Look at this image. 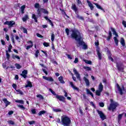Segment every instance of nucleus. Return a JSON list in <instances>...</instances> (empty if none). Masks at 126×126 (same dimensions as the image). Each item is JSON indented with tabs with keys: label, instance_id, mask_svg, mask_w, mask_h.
<instances>
[{
	"label": "nucleus",
	"instance_id": "nucleus-1",
	"mask_svg": "<svg viewBox=\"0 0 126 126\" xmlns=\"http://www.w3.org/2000/svg\"><path fill=\"white\" fill-rule=\"evenodd\" d=\"M71 37L73 38L76 41H78L79 47L80 46H83V49L84 50H86L87 49V45L84 43V42L82 41H80L81 40V34L78 31L76 30H74L72 31V34H71Z\"/></svg>",
	"mask_w": 126,
	"mask_h": 126
},
{
	"label": "nucleus",
	"instance_id": "nucleus-2",
	"mask_svg": "<svg viewBox=\"0 0 126 126\" xmlns=\"http://www.w3.org/2000/svg\"><path fill=\"white\" fill-rule=\"evenodd\" d=\"M61 123L63 126H68L71 124V120L67 116L63 115L61 117Z\"/></svg>",
	"mask_w": 126,
	"mask_h": 126
},
{
	"label": "nucleus",
	"instance_id": "nucleus-3",
	"mask_svg": "<svg viewBox=\"0 0 126 126\" xmlns=\"http://www.w3.org/2000/svg\"><path fill=\"white\" fill-rule=\"evenodd\" d=\"M110 102L111 104H110L109 106H108V109L109 110V111L114 112L119 104L117 102H113V99H110Z\"/></svg>",
	"mask_w": 126,
	"mask_h": 126
},
{
	"label": "nucleus",
	"instance_id": "nucleus-4",
	"mask_svg": "<svg viewBox=\"0 0 126 126\" xmlns=\"http://www.w3.org/2000/svg\"><path fill=\"white\" fill-rule=\"evenodd\" d=\"M15 24V22L13 21H6L5 23H4V25H8V28H11V27H13V25Z\"/></svg>",
	"mask_w": 126,
	"mask_h": 126
},
{
	"label": "nucleus",
	"instance_id": "nucleus-5",
	"mask_svg": "<svg viewBox=\"0 0 126 126\" xmlns=\"http://www.w3.org/2000/svg\"><path fill=\"white\" fill-rule=\"evenodd\" d=\"M97 113L98 115H99L100 118L102 121L106 120V116L102 111L97 110Z\"/></svg>",
	"mask_w": 126,
	"mask_h": 126
},
{
	"label": "nucleus",
	"instance_id": "nucleus-6",
	"mask_svg": "<svg viewBox=\"0 0 126 126\" xmlns=\"http://www.w3.org/2000/svg\"><path fill=\"white\" fill-rule=\"evenodd\" d=\"M73 71L74 74H75L77 79H79V80H80V75L79 74V73H78V72L77 71L76 69H75V68H73Z\"/></svg>",
	"mask_w": 126,
	"mask_h": 126
},
{
	"label": "nucleus",
	"instance_id": "nucleus-7",
	"mask_svg": "<svg viewBox=\"0 0 126 126\" xmlns=\"http://www.w3.org/2000/svg\"><path fill=\"white\" fill-rule=\"evenodd\" d=\"M116 86H117V89L118 90V91L120 93V94L121 95H123V90H125V88L123 87V89H122L121 88V87H120V85H119V84H118L116 85Z\"/></svg>",
	"mask_w": 126,
	"mask_h": 126
},
{
	"label": "nucleus",
	"instance_id": "nucleus-8",
	"mask_svg": "<svg viewBox=\"0 0 126 126\" xmlns=\"http://www.w3.org/2000/svg\"><path fill=\"white\" fill-rule=\"evenodd\" d=\"M42 78H43V79H45V80H47L48 81H50L51 82L54 81V79H53V78L51 77H46L43 76L42 77Z\"/></svg>",
	"mask_w": 126,
	"mask_h": 126
},
{
	"label": "nucleus",
	"instance_id": "nucleus-9",
	"mask_svg": "<svg viewBox=\"0 0 126 126\" xmlns=\"http://www.w3.org/2000/svg\"><path fill=\"white\" fill-rule=\"evenodd\" d=\"M69 84L71 85V87L74 90H76V91H79V89L78 88L76 87L75 86H74V84H73V83L72 82H69Z\"/></svg>",
	"mask_w": 126,
	"mask_h": 126
},
{
	"label": "nucleus",
	"instance_id": "nucleus-10",
	"mask_svg": "<svg viewBox=\"0 0 126 126\" xmlns=\"http://www.w3.org/2000/svg\"><path fill=\"white\" fill-rule=\"evenodd\" d=\"M56 98H57V99H58L59 100H60V101H62V102H64V97L63 96H60V95H56Z\"/></svg>",
	"mask_w": 126,
	"mask_h": 126
},
{
	"label": "nucleus",
	"instance_id": "nucleus-11",
	"mask_svg": "<svg viewBox=\"0 0 126 126\" xmlns=\"http://www.w3.org/2000/svg\"><path fill=\"white\" fill-rule=\"evenodd\" d=\"M27 43L29 44L30 45L27 46L26 49L27 50H29V49H31V48H32L33 47V42L30 40Z\"/></svg>",
	"mask_w": 126,
	"mask_h": 126
},
{
	"label": "nucleus",
	"instance_id": "nucleus-12",
	"mask_svg": "<svg viewBox=\"0 0 126 126\" xmlns=\"http://www.w3.org/2000/svg\"><path fill=\"white\" fill-rule=\"evenodd\" d=\"M87 2L89 6V7H90V9H91V10H93V9H94V6H93V4L92 3H91V2H90L89 0H87Z\"/></svg>",
	"mask_w": 126,
	"mask_h": 126
},
{
	"label": "nucleus",
	"instance_id": "nucleus-13",
	"mask_svg": "<svg viewBox=\"0 0 126 126\" xmlns=\"http://www.w3.org/2000/svg\"><path fill=\"white\" fill-rule=\"evenodd\" d=\"M21 75L24 77V78H26L27 77V70H24Z\"/></svg>",
	"mask_w": 126,
	"mask_h": 126
},
{
	"label": "nucleus",
	"instance_id": "nucleus-14",
	"mask_svg": "<svg viewBox=\"0 0 126 126\" xmlns=\"http://www.w3.org/2000/svg\"><path fill=\"white\" fill-rule=\"evenodd\" d=\"M84 80L86 84V86H89L90 85V82H89V80L86 78V77H84Z\"/></svg>",
	"mask_w": 126,
	"mask_h": 126
},
{
	"label": "nucleus",
	"instance_id": "nucleus-15",
	"mask_svg": "<svg viewBox=\"0 0 126 126\" xmlns=\"http://www.w3.org/2000/svg\"><path fill=\"white\" fill-rule=\"evenodd\" d=\"M72 9L74 10L76 14H77V7H76V5L75 4H72Z\"/></svg>",
	"mask_w": 126,
	"mask_h": 126
},
{
	"label": "nucleus",
	"instance_id": "nucleus-16",
	"mask_svg": "<svg viewBox=\"0 0 126 126\" xmlns=\"http://www.w3.org/2000/svg\"><path fill=\"white\" fill-rule=\"evenodd\" d=\"M59 81L61 83H62L63 84H64L65 82L64 81H63V76H60L58 78Z\"/></svg>",
	"mask_w": 126,
	"mask_h": 126
},
{
	"label": "nucleus",
	"instance_id": "nucleus-17",
	"mask_svg": "<svg viewBox=\"0 0 126 126\" xmlns=\"http://www.w3.org/2000/svg\"><path fill=\"white\" fill-rule=\"evenodd\" d=\"M104 88V87L103 86V85L102 84V83H100L99 85L98 86V90H99L100 91H103V89Z\"/></svg>",
	"mask_w": 126,
	"mask_h": 126
},
{
	"label": "nucleus",
	"instance_id": "nucleus-18",
	"mask_svg": "<svg viewBox=\"0 0 126 126\" xmlns=\"http://www.w3.org/2000/svg\"><path fill=\"white\" fill-rule=\"evenodd\" d=\"M3 101L4 102V103L5 104L6 107H7L8 105L10 104V102L9 101H7V99H6V98L3 99Z\"/></svg>",
	"mask_w": 126,
	"mask_h": 126
},
{
	"label": "nucleus",
	"instance_id": "nucleus-19",
	"mask_svg": "<svg viewBox=\"0 0 126 126\" xmlns=\"http://www.w3.org/2000/svg\"><path fill=\"white\" fill-rule=\"evenodd\" d=\"M45 19L47 20V21H48L49 22V24L51 25V26H54V24H53V22H52V21L50 20V19L48 18V17H44Z\"/></svg>",
	"mask_w": 126,
	"mask_h": 126
},
{
	"label": "nucleus",
	"instance_id": "nucleus-20",
	"mask_svg": "<svg viewBox=\"0 0 126 126\" xmlns=\"http://www.w3.org/2000/svg\"><path fill=\"white\" fill-rule=\"evenodd\" d=\"M28 19H29V17L28 16V15H25L24 17L22 18V20L24 21V22H25Z\"/></svg>",
	"mask_w": 126,
	"mask_h": 126
},
{
	"label": "nucleus",
	"instance_id": "nucleus-21",
	"mask_svg": "<svg viewBox=\"0 0 126 126\" xmlns=\"http://www.w3.org/2000/svg\"><path fill=\"white\" fill-rule=\"evenodd\" d=\"M96 52H97V55L98 56V58L99 60H102V55H101L100 51H99V50H97Z\"/></svg>",
	"mask_w": 126,
	"mask_h": 126
},
{
	"label": "nucleus",
	"instance_id": "nucleus-22",
	"mask_svg": "<svg viewBox=\"0 0 126 126\" xmlns=\"http://www.w3.org/2000/svg\"><path fill=\"white\" fill-rule=\"evenodd\" d=\"M94 4L95 5L97 8H98V9H101V10H103L104 11V9H103V8H102V7L100 6V5L98 4V3H94Z\"/></svg>",
	"mask_w": 126,
	"mask_h": 126
},
{
	"label": "nucleus",
	"instance_id": "nucleus-23",
	"mask_svg": "<svg viewBox=\"0 0 126 126\" xmlns=\"http://www.w3.org/2000/svg\"><path fill=\"white\" fill-rule=\"evenodd\" d=\"M86 92L87 94H90V95H91L93 98H94V95H93V94L91 93V91H90L89 89H86Z\"/></svg>",
	"mask_w": 126,
	"mask_h": 126
},
{
	"label": "nucleus",
	"instance_id": "nucleus-24",
	"mask_svg": "<svg viewBox=\"0 0 126 126\" xmlns=\"http://www.w3.org/2000/svg\"><path fill=\"white\" fill-rule=\"evenodd\" d=\"M111 31L113 32V35H115L116 37H118V33H117V32L114 28H111Z\"/></svg>",
	"mask_w": 126,
	"mask_h": 126
},
{
	"label": "nucleus",
	"instance_id": "nucleus-25",
	"mask_svg": "<svg viewBox=\"0 0 126 126\" xmlns=\"http://www.w3.org/2000/svg\"><path fill=\"white\" fill-rule=\"evenodd\" d=\"M12 58L14 60H15V59H17V60H20V57H19V56H18L17 55H15L14 54L12 55Z\"/></svg>",
	"mask_w": 126,
	"mask_h": 126
},
{
	"label": "nucleus",
	"instance_id": "nucleus-26",
	"mask_svg": "<svg viewBox=\"0 0 126 126\" xmlns=\"http://www.w3.org/2000/svg\"><path fill=\"white\" fill-rule=\"evenodd\" d=\"M121 44L123 46V47H125L126 46V43H125V39H124V38H121Z\"/></svg>",
	"mask_w": 126,
	"mask_h": 126
},
{
	"label": "nucleus",
	"instance_id": "nucleus-27",
	"mask_svg": "<svg viewBox=\"0 0 126 126\" xmlns=\"http://www.w3.org/2000/svg\"><path fill=\"white\" fill-rule=\"evenodd\" d=\"M101 92H102V91L97 90L95 91V94H96V95H97V96H100Z\"/></svg>",
	"mask_w": 126,
	"mask_h": 126
},
{
	"label": "nucleus",
	"instance_id": "nucleus-28",
	"mask_svg": "<svg viewBox=\"0 0 126 126\" xmlns=\"http://www.w3.org/2000/svg\"><path fill=\"white\" fill-rule=\"evenodd\" d=\"M108 36L107 38V40L108 41H109V40L111 39V38H112V32L111 31H110L108 33Z\"/></svg>",
	"mask_w": 126,
	"mask_h": 126
},
{
	"label": "nucleus",
	"instance_id": "nucleus-29",
	"mask_svg": "<svg viewBox=\"0 0 126 126\" xmlns=\"http://www.w3.org/2000/svg\"><path fill=\"white\" fill-rule=\"evenodd\" d=\"M114 42L116 43V46H118L119 45V40H118V38L117 37H114Z\"/></svg>",
	"mask_w": 126,
	"mask_h": 126
},
{
	"label": "nucleus",
	"instance_id": "nucleus-30",
	"mask_svg": "<svg viewBox=\"0 0 126 126\" xmlns=\"http://www.w3.org/2000/svg\"><path fill=\"white\" fill-rule=\"evenodd\" d=\"M26 88H27L28 87H32V83L31 82H28V84L25 86Z\"/></svg>",
	"mask_w": 126,
	"mask_h": 126
},
{
	"label": "nucleus",
	"instance_id": "nucleus-31",
	"mask_svg": "<svg viewBox=\"0 0 126 126\" xmlns=\"http://www.w3.org/2000/svg\"><path fill=\"white\" fill-rule=\"evenodd\" d=\"M15 102H16V103H19L20 104H22L23 105L24 104V101L22 100H16Z\"/></svg>",
	"mask_w": 126,
	"mask_h": 126
},
{
	"label": "nucleus",
	"instance_id": "nucleus-32",
	"mask_svg": "<svg viewBox=\"0 0 126 126\" xmlns=\"http://www.w3.org/2000/svg\"><path fill=\"white\" fill-rule=\"evenodd\" d=\"M33 19H34L35 22H37V18L36 17V15L33 14L32 17Z\"/></svg>",
	"mask_w": 126,
	"mask_h": 126
},
{
	"label": "nucleus",
	"instance_id": "nucleus-33",
	"mask_svg": "<svg viewBox=\"0 0 126 126\" xmlns=\"http://www.w3.org/2000/svg\"><path fill=\"white\" fill-rule=\"evenodd\" d=\"M37 98H39L40 100H44V97L41 94H38L36 95Z\"/></svg>",
	"mask_w": 126,
	"mask_h": 126
},
{
	"label": "nucleus",
	"instance_id": "nucleus-34",
	"mask_svg": "<svg viewBox=\"0 0 126 126\" xmlns=\"http://www.w3.org/2000/svg\"><path fill=\"white\" fill-rule=\"evenodd\" d=\"M44 114H46V111H41L38 113V116H42V115H44Z\"/></svg>",
	"mask_w": 126,
	"mask_h": 126
},
{
	"label": "nucleus",
	"instance_id": "nucleus-35",
	"mask_svg": "<svg viewBox=\"0 0 126 126\" xmlns=\"http://www.w3.org/2000/svg\"><path fill=\"white\" fill-rule=\"evenodd\" d=\"M83 61L86 63H87V64H91V63H92V62H91V61L87 60H84Z\"/></svg>",
	"mask_w": 126,
	"mask_h": 126
},
{
	"label": "nucleus",
	"instance_id": "nucleus-36",
	"mask_svg": "<svg viewBox=\"0 0 126 126\" xmlns=\"http://www.w3.org/2000/svg\"><path fill=\"white\" fill-rule=\"evenodd\" d=\"M53 112H55V113H58V112H62V110L61 109H55L53 108Z\"/></svg>",
	"mask_w": 126,
	"mask_h": 126
},
{
	"label": "nucleus",
	"instance_id": "nucleus-37",
	"mask_svg": "<svg viewBox=\"0 0 126 126\" xmlns=\"http://www.w3.org/2000/svg\"><path fill=\"white\" fill-rule=\"evenodd\" d=\"M15 66H16V68H17V69H20V68H21L22 67L21 65L18 63H16L15 64Z\"/></svg>",
	"mask_w": 126,
	"mask_h": 126
},
{
	"label": "nucleus",
	"instance_id": "nucleus-38",
	"mask_svg": "<svg viewBox=\"0 0 126 126\" xmlns=\"http://www.w3.org/2000/svg\"><path fill=\"white\" fill-rule=\"evenodd\" d=\"M25 9V5H23L21 6V12H22V13L23 14L24 13V10Z\"/></svg>",
	"mask_w": 126,
	"mask_h": 126
},
{
	"label": "nucleus",
	"instance_id": "nucleus-39",
	"mask_svg": "<svg viewBox=\"0 0 126 126\" xmlns=\"http://www.w3.org/2000/svg\"><path fill=\"white\" fill-rule=\"evenodd\" d=\"M6 58H7V60H9V59L10 58V55L9 54L8 51L7 50L6 51Z\"/></svg>",
	"mask_w": 126,
	"mask_h": 126
},
{
	"label": "nucleus",
	"instance_id": "nucleus-40",
	"mask_svg": "<svg viewBox=\"0 0 126 126\" xmlns=\"http://www.w3.org/2000/svg\"><path fill=\"white\" fill-rule=\"evenodd\" d=\"M51 41L52 42H54V41H55V34H54V33H52L51 34Z\"/></svg>",
	"mask_w": 126,
	"mask_h": 126
},
{
	"label": "nucleus",
	"instance_id": "nucleus-41",
	"mask_svg": "<svg viewBox=\"0 0 126 126\" xmlns=\"http://www.w3.org/2000/svg\"><path fill=\"white\" fill-rule=\"evenodd\" d=\"M16 92H18V94H20V95H23V92H22V91L20 90H16Z\"/></svg>",
	"mask_w": 126,
	"mask_h": 126
},
{
	"label": "nucleus",
	"instance_id": "nucleus-42",
	"mask_svg": "<svg viewBox=\"0 0 126 126\" xmlns=\"http://www.w3.org/2000/svg\"><path fill=\"white\" fill-rule=\"evenodd\" d=\"M83 68L84 69H85L87 71H89V70H91V68L90 67H88V66H84Z\"/></svg>",
	"mask_w": 126,
	"mask_h": 126
},
{
	"label": "nucleus",
	"instance_id": "nucleus-43",
	"mask_svg": "<svg viewBox=\"0 0 126 126\" xmlns=\"http://www.w3.org/2000/svg\"><path fill=\"white\" fill-rule=\"evenodd\" d=\"M18 108H20L21 110H23V111H24L25 110V107L23 105H18Z\"/></svg>",
	"mask_w": 126,
	"mask_h": 126
},
{
	"label": "nucleus",
	"instance_id": "nucleus-44",
	"mask_svg": "<svg viewBox=\"0 0 126 126\" xmlns=\"http://www.w3.org/2000/svg\"><path fill=\"white\" fill-rule=\"evenodd\" d=\"M123 116H124V113L119 114L118 115V121H120V120H122V118H123Z\"/></svg>",
	"mask_w": 126,
	"mask_h": 126
},
{
	"label": "nucleus",
	"instance_id": "nucleus-45",
	"mask_svg": "<svg viewBox=\"0 0 126 126\" xmlns=\"http://www.w3.org/2000/svg\"><path fill=\"white\" fill-rule=\"evenodd\" d=\"M49 91H50V92H51V93L55 95V96H57L58 95L56 93H55V92L54 91H53V90H52V89H49Z\"/></svg>",
	"mask_w": 126,
	"mask_h": 126
},
{
	"label": "nucleus",
	"instance_id": "nucleus-46",
	"mask_svg": "<svg viewBox=\"0 0 126 126\" xmlns=\"http://www.w3.org/2000/svg\"><path fill=\"white\" fill-rule=\"evenodd\" d=\"M12 49V45L11 44H10L8 47V52L9 53H11V49Z\"/></svg>",
	"mask_w": 126,
	"mask_h": 126
},
{
	"label": "nucleus",
	"instance_id": "nucleus-47",
	"mask_svg": "<svg viewBox=\"0 0 126 126\" xmlns=\"http://www.w3.org/2000/svg\"><path fill=\"white\" fill-rule=\"evenodd\" d=\"M108 56L109 60L111 61V62H114V59H113V58H112V57H111V54H109Z\"/></svg>",
	"mask_w": 126,
	"mask_h": 126
},
{
	"label": "nucleus",
	"instance_id": "nucleus-48",
	"mask_svg": "<svg viewBox=\"0 0 126 126\" xmlns=\"http://www.w3.org/2000/svg\"><path fill=\"white\" fill-rule=\"evenodd\" d=\"M108 56L109 60L111 61V62H114V59H113V58H112V57H111V54H109Z\"/></svg>",
	"mask_w": 126,
	"mask_h": 126
},
{
	"label": "nucleus",
	"instance_id": "nucleus-49",
	"mask_svg": "<svg viewBox=\"0 0 126 126\" xmlns=\"http://www.w3.org/2000/svg\"><path fill=\"white\" fill-rule=\"evenodd\" d=\"M42 9V11H43V13H45V14H48V12L47 10L45 9Z\"/></svg>",
	"mask_w": 126,
	"mask_h": 126
},
{
	"label": "nucleus",
	"instance_id": "nucleus-50",
	"mask_svg": "<svg viewBox=\"0 0 126 126\" xmlns=\"http://www.w3.org/2000/svg\"><path fill=\"white\" fill-rule=\"evenodd\" d=\"M34 7L35 8H39V7H40V4H39V3H36L34 4Z\"/></svg>",
	"mask_w": 126,
	"mask_h": 126
},
{
	"label": "nucleus",
	"instance_id": "nucleus-51",
	"mask_svg": "<svg viewBox=\"0 0 126 126\" xmlns=\"http://www.w3.org/2000/svg\"><path fill=\"white\" fill-rule=\"evenodd\" d=\"M43 45L44 46V47H49V46H50V44H49V43L45 42L43 43Z\"/></svg>",
	"mask_w": 126,
	"mask_h": 126
},
{
	"label": "nucleus",
	"instance_id": "nucleus-52",
	"mask_svg": "<svg viewBox=\"0 0 126 126\" xmlns=\"http://www.w3.org/2000/svg\"><path fill=\"white\" fill-rule=\"evenodd\" d=\"M8 123L9 125H14V122L11 120H9V121H8Z\"/></svg>",
	"mask_w": 126,
	"mask_h": 126
},
{
	"label": "nucleus",
	"instance_id": "nucleus-53",
	"mask_svg": "<svg viewBox=\"0 0 126 126\" xmlns=\"http://www.w3.org/2000/svg\"><path fill=\"white\" fill-rule=\"evenodd\" d=\"M39 50H37L35 52V57H36V58H38V56H39Z\"/></svg>",
	"mask_w": 126,
	"mask_h": 126
},
{
	"label": "nucleus",
	"instance_id": "nucleus-54",
	"mask_svg": "<svg viewBox=\"0 0 126 126\" xmlns=\"http://www.w3.org/2000/svg\"><path fill=\"white\" fill-rule=\"evenodd\" d=\"M66 56H67L68 59H69V60H72V57H71V56H70V55H69V54H67V55H66Z\"/></svg>",
	"mask_w": 126,
	"mask_h": 126
},
{
	"label": "nucleus",
	"instance_id": "nucleus-55",
	"mask_svg": "<svg viewBox=\"0 0 126 126\" xmlns=\"http://www.w3.org/2000/svg\"><path fill=\"white\" fill-rule=\"evenodd\" d=\"M31 112H32V114H36V109H32Z\"/></svg>",
	"mask_w": 126,
	"mask_h": 126
},
{
	"label": "nucleus",
	"instance_id": "nucleus-56",
	"mask_svg": "<svg viewBox=\"0 0 126 126\" xmlns=\"http://www.w3.org/2000/svg\"><path fill=\"white\" fill-rule=\"evenodd\" d=\"M65 32L67 34V35H69V30H68V29H65Z\"/></svg>",
	"mask_w": 126,
	"mask_h": 126
},
{
	"label": "nucleus",
	"instance_id": "nucleus-57",
	"mask_svg": "<svg viewBox=\"0 0 126 126\" xmlns=\"http://www.w3.org/2000/svg\"><path fill=\"white\" fill-rule=\"evenodd\" d=\"M78 63V58H75V60L74 61V63Z\"/></svg>",
	"mask_w": 126,
	"mask_h": 126
},
{
	"label": "nucleus",
	"instance_id": "nucleus-58",
	"mask_svg": "<svg viewBox=\"0 0 126 126\" xmlns=\"http://www.w3.org/2000/svg\"><path fill=\"white\" fill-rule=\"evenodd\" d=\"M122 24L124 26V27H125V28H126V22L125 21H123Z\"/></svg>",
	"mask_w": 126,
	"mask_h": 126
},
{
	"label": "nucleus",
	"instance_id": "nucleus-59",
	"mask_svg": "<svg viewBox=\"0 0 126 126\" xmlns=\"http://www.w3.org/2000/svg\"><path fill=\"white\" fill-rule=\"evenodd\" d=\"M29 125H34V124H35V121H30L29 122Z\"/></svg>",
	"mask_w": 126,
	"mask_h": 126
},
{
	"label": "nucleus",
	"instance_id": "nucleus-60",
	"mask_svg": "<svg viewBox=\"0 0 126 126\" xmlns=\"http://www.w3.org/2000/svg\"><path fill=\"white\" fill-rule=\"evenodd\" d=\"M42 9H43V8H42V9L38 8L37 9V12H38V15H40V12H41V11H42Z\"/></svg>",
	"mask_w": 126,
	"mask_h": 126
},
{
	"label": "nucleus",
	"instance_id": "nucleus-61",
	"mask_svg": "<svg viewBox=\"0 0 126 126\" xmlns=\"http://www.w3.org/2000/svg\"><path fill=\"white\" fill-rule=\"evenodd\" d=\"M77 2L78 5H80V4H82L81 1H80V0H77Z\"/></svg>",
	"mask_w": 126,
	"mask_h": 126
},
{
	"label": "nucleus",
	"instance_id": "nucleus-62",
	"mask_svg": "<svg viewBox=\"0 0 126 126\" xmlns=\"http://www.w3.org/2000/svg\"><path fill=\"white\" fill-rule=\"evenodd\" d=\"M23 31L24 33H26V34H27V30L26 29H25V28H23Z\"/></svg>",
	"mask_w": 126,
	"mask_h": 126
},
{
	"label": "nucleus",
	"instance_id": "nucleus-63",
	"mask_svg": "<svg viewBox=\"0 0 126 126\" xmlns=\"http://www.w3.org/2000/svg\"><path fill=\"white\" fill-rule=\"evenodd\" d=\"M99 105L100 107H104V103L103 102H99Z\"/></svg>",
	"mask_w": 126,
	"mask_h": 126
},
{
	"label": "nucleus",
	"instance_id": "nucleus-64",
	"mask_svg": "<svg viewBox=\"0 0 126 126\" xmlns=\"http://www.w3.org/2000/svg\"><path fill=\"white\" fill-rule=\"evenodd\" d=\"M36 36L39 38H43V36L39 33H37Z\"/></svg>",
	"mask_w": 126,
	"mask_h": 126
}]
</instances>
